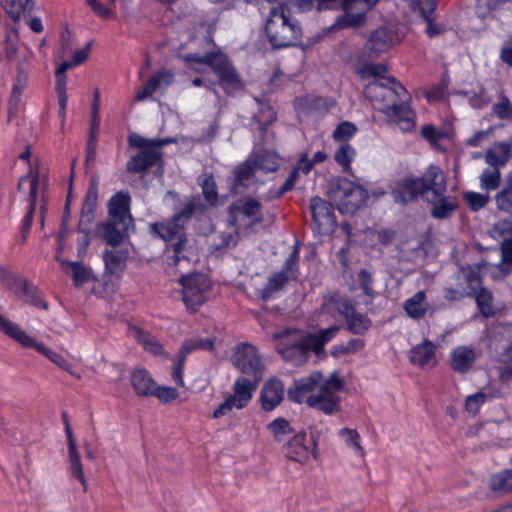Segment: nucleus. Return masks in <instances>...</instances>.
<instances>
[{
  "label": "nucleus",
  "instance_id": "nucleus-1",
  "mask_svg": "<svg viewBox=\"0 0 512 512\" xmlns=\"http://www.w3.org/2000/svg\"><path fill=\"white\" fill-rule=\"evenodd\" d=\"M338 331V326H332L314 334L298 329H287L274 334L273 338L276 351L281 357L294 366H301L308 361L311 351L319 355Z\"/></svg>",
  "mask_w": 512,
  "mask_h": 512
},
{
  "label": "nucleus",
  "instance_id": "nucleus-2",
  "mask_svg": "<svg viewBox=\"0 0 512 512\" xmlns=\"http://www.w3.org/2000/svg\"><path fill=\"white\" fill-rule=\"evenodd\" d=\"M194 210V201L187 200L183 209L178 211L172 219L151 225L152 232L168 243L165 249V261L169 267H182L184 263L188 264L196 256L183 231V226L179 223L189 218Z\"/></svg>",
  "mask_w": 512,
  "mask_h": 512
},
{
  "label": "nucleus",
  "instance_id": "nucleus-3",
  "mask_svg": "<svg viewBox=\"0 0 512 512\" xmlns=\"http://www.w3.org/2000/svg\"><path fill=\"white\" fill-rule=\"evenodd\" d=\"M447 183L444 172L437 165H429L420 177L407 178L398 183L392 191L394 202L406 204L419 196L435 199L445 194Z\"/></svg>",
  "mask_w": 512,
  "mask_h": 512
},
{
  "label": "nucleus",
  "instance_id": "nucleus-4",
  "mask_svg": "<svg viewBox=\"0 0 512 512\" xmlns=\"http://www.w3.org/2000/svg\"><path fill=\"white\" fill-rule=\"evenodd\" d=\"M321 373L312 372L309 376L294 382L288 389V397L296 403H306L309 407L316 408L326 414L336 412V400L328 394L321 396L319 384Z\"/></svg>",
  "mask_w": 512,
  "mask_h": 512
},
{
  "label": "nucleus",
  "instance_id": "nucleus-5",
  "mask_svg": "<svg viewBox=\"0 0 512 512\" xmlns=\"http://www.w3.org/2000/svg\"><path fill=\"white\" fill-rule=\"evenodd\" d=\"M265 31L274 48L294 45L302 34L299 24L291 19L285 5L282 4L271 9Z\"/></svg>",
  "mask_w": 512,
  "mask_h": 512
},
{
  "label": "nucleus",
  "instance_id": "nucleus-6",
  "mask_svg": "<svg viewBox=\"0 0 512 512\" xmlns=\"http://www.w3.org/2000/svg\"><path fill=\"white\" fill-rule=\"evenodd\" d=\"M184 59L196 65L210 67L217 76L219 85L227 94H235L243 89L240 76L224 54L213 53L204 57L198 54H187Z\"/></svg>",
  "mask_w": 512,
  "mask_h": 512
},
{
  "label": "nucleus",
  "instance_id": "nucleus-7",
  "mask_svg": "<svg viewBox=\"0 0 512 512\" xmlns=\"http://www.w3.org/2000/svg\"><path fill=\"white\" fill-rule=\"evenodd\" d=\"M328 193L341 213H353L364 205L368 197L361 185L344 177L331 180Z\"/></svg>",
  "mask_w": 512,
  "mask_h": 512
},
{
  "label": "nucleus",
  "instance_id": "nucleus-8",
  "mask_svg": "<svg viewBox=\"0 0 512 512\" xmlns=\"http://www.w3.org/2000/svg\"><path fill=\"white\" fill-rule=\"evenodd\" d=\"M364 93L375 109L385 113L397 103V100L406 91L394 77H389L383 82L378 80L368 82Z\"/></svg>",
  "mask_w": 512,
  "mask_h": 512
},
{
  "label": "nucleus",
  "instance_id": "nucleus-9",
  "mask_svg": "<svg viewBox=\"0 0 512 512\" xmlns=\"http://www.w3.org/2000/svg\"><path fill=\"white\" fill-rule=\"evenodd\" d=\"M182 287V300L187 309L196 312L208 299L212 287L206 274L193 273L182 276L179 280Z\"/></svg>",
  "mask_w": 512,
  "mask_h": 512
},
{
  "label": "nucleus",
  "instance_id": "nucleus-10",
  "mask_svg": "<svg viewBox=\"0 0 512 512\" xmlns=\"http://www.w3.org/2000/svg\"><path fill=\"white\" fill-rule=\"evenodd\" d=\"M359 0H318L319 10H343L335 22L323 30V34L334 33L343 29L359 28L365 22L354 23L353 19L361 13Z\"/></svg>",
  "mask_w": 512,
  "mask_h": 512
},
{
  "label": "nucleus",
  "instance_id": "nucleus-11",
  "mask_svg": "<svg viewBox=\"0 0 512 512\" xmlns=\"http://www.w3.org/2000/svg\"><path fill=\"white\" fill-rule=\"evenodd\" d=\"M453 280L454 282L445 288L444 297L450 301H460L472 296L482 283L479 268L471 266L460 269Z\"/></svg>",
  "mask_w": 512,
  "mask_h": 512
},
{
  "label": "nucleus",
  "instance_id": "nucleus-12",
  "mask_svg": "<svg viewBox=\"0 0 512 512\" xmlns=\"http://www.w3.org/2000/svg\"><path fill=\"white\" fill-rule=\"evenodd\" d=\"M9 338L16 341L24 348H32L42 355L46 356L51 362L60 367L61 369L67 371L71 375L80 379L81 375L76 374L73 371L72 364L65 359V357L54 350L50 349L46 345L41 342L36 341L33 337L28 335L17 323L8 335Z\"/></svg>",
  "mask_w": 512,
  "mask_h": 512
},
{
  "label": "nucleus",
  "instance_id": "nucleus-13",
  "mask_svg": "<svg viewBox=\"0 0 512 512\" xmlns=\"http://www.w3.org/2000/svg\"><path fill=\"white\" fill-rule=\"evenodd\" d=\"M46 186L45 179H40V170L38 167L33 169L30 168V171L27 175L20 178L18 183V189L21 192H27L29 199V207L28 211L23 218V237H26V233L29 231V228L32 223V218L35 210L36 200L39 194V189L43 191Z\"/></svg>",
  "mask_w": 512,
  "mask_h": 512
},
{
  "label": "nucleus",
  "instance_id": "nucleus-14",
  "mask_svg": "<svg viewBox=\"0 0 512 512\" xmlns=\"http://www.w3.org/2000/svg\"><path fill=\"white\" fill-rule=\"evenodd\" d=\"M349 303L339 297H331L323 304V311L331 313L333 318L345 315L348 318V327L355 334H362L367 331L371 325V321L362 314L349 315Z\"/></svg>",
  "mask_w": 512,
  "mask_h": 512
},
{
  "label": "nucleus",
  "instance_id": "nucleus-15",
  "mask_svg": "<svg viewBox=\"0 0 512 512\" xmlns=\"http://www.w3.org/2000/svg\"><path fill=\"white\" fill-rule=\"evenodd\" d=\"M232 223L237 227V232L247 229L262 221V207L259 201L246 198L239 200L230 209Z\"/></svg>",
  "mask_w": 512,
  "mask_h": 512
},
{
  "label": "nucleus",
  "instance_id": "nucleus-16",
  "mask_svg": "<svg viewBox=\"0 0 512 512\" xmlns=\"http://www.w3.org/2000/svg\"><path fill=\"white\" fill-rule=\"evenodd\" d=\"M232 361L242 376L262 378L261 360L253 345H239L234 351Z\"/></svg>",
  "mask_w": 512,
  "mask_h": 512
},
{
  "label": "nucleus",
  "instance_id": "nucleus-17",
  "mask_svg": "<svg viewBox=\"0 0 512 512\" xmlns=\"http://www.w3.org/2000/svg\"><path fill=\"white\" fill-rule=\"evenodd\" d=\"M316 444L308 439L306 433L300 432L290 439L283 447L284 455L297 463L306 464L315 455Z\"/></svg>",
  "mask_w": 512,
  "mask_h": 512
},
{
  "label": "nucleus",
  "instance_id": "nucleus-18",
  "mask_svg": "<svg viewBox=\"0 0 512 512\" xmlns=\"http://www.w3.org/2000/svg\"><path fill=\"white\" fill-rule=\"evenodd\" d=\"M310 209L315 229L320 234L332 232L335 225V217L332 205L320 197H313Z\"/></svg>",
  "mask_w": 512,
  "mask_h": 512
},
{
  "label": "nucleus",
  "instance_id": "nucleus-19",
  "mask_svg": "<svg viewBox=\"0 0 512 512\" xmlns=\"http://www.w3.org/2000/svg\"><path fill=\"white\" fill-rule=\"evenodd\" d=\"M131 198L127 193L118 192L108 202L109 220L117 224L133 227V218L130 214Z\"/></svg>",
  "mask_w": 512,
  "mask_h": 512
},
{
  "label": "nucleus",
  "instance_id": "nucleus-20",
  "mask_svg": "<svg viewBox=\"0 0 512 512\" xmlns=\"http://www.w3.org/2000/svg\"><path fill=\"white\" fill-rule=\"evenodd\" d=\"M98 201V180L92 179L88 187L81 210L79 221V232H86L89 230L91 224L95 219Z\"/></svg>",
  "mask_w": 512,
  "mask_h": 512
},
{
  "label": "nucleus",
  "instance_id": "nucleus-21",
  "mask_svg": "<svg viewBox=\"0 0 512 512\" xmlns=\"http://www.w3.org/2000/svg\"><path fill=\"white\" fill-rule=\"evenodd\" d=\"M261 378L240 376L233 384V394L229 396L241 407L245 408L253 398Z\"/></svg>",
  "mask_w": 512,
  "mask_h": 512
},
{
  "label": "nucleus",
  "instance_id": "nucleus-22",
  "mask_svg": "<svg viewBox=\"0 0 512 512\" xmlns=\"http://www.w3.org/2000/svg\"><path fill=\"white\" fill-rule=\"evenodd\" d=\"M385 114L401 131L411 132L416 125L415 112L405 103L395 104Z\"/></svg>",
  "mask_w": 512,
  "mask_h": 512
},
{
  "label": "nucleus",
  "instance_id": "nucleus-23",
  "mask_svg": "<svg viewBox=\"0 0 512 512\" xmlns=\"http://www.w3.org/2000/svg\"><path fill=\"white\" fill-rule=\"evenodd\" d=\"M174 81V74L169 70H160L152 75L136 95V101H144L157 91L165 90Z\"/></svg>",
  "mask_w": 512,
  "mask_h": 512
},
{
  "label": "nucleus",
  "instance_id": "nucleus-24",
  "mask_svg": "<svg viewBox=\"0 0 512 512\" xmlns=\"http://www.w3.org/2000/svg\"><path fill=\"white\" fill-rule=\"evenodd\" d=\"M478 357L477 351L466 345L458 346L451 351L450 366L458 373L468 372Z\"/></svg>",
  "mask_w": 512,
  "mask_h": 512
},
{
  "label": "nucleus",
  "instance_id": "nucleus-25",
  "mask_svg": "<svg viewBox=\"0 0 512 512\" xmlns=\"http://www.w3.org/2000/svg\"><path fill=\"white\" fill-rule=\"evenodd\" d=\"M284 391V384L280 380H268L261 390L260 400L262 408L265 411L274 410L283 401Z\"/></svg>",
  "mask_w": 512,
  "mask_h": 512
},
{
  "label": "nucleus",
  "instance_id": "nucleus-26",
  "mask_svg": "<svg viewBox=\"0 0 512 512\" xmlns=\"http://www.w3.org/2000/svg\"><path fill=\"white\" fill-rule=\"evenodd\" d=\"M65 433L68 442V455L70 462V470L73 476L78 479L83 487V491H87V482L84 474V470L82 467V463L80 460V455L76 447V441L74 439L72 430L68 421H65Z\"/></svg>",
  "mask_w": 512,
  "mask_h": 512
},
{
  "label": "nucleus",
  "instance_id": "nucleus-27",
  "mask_svg": "<svg viewBox=\"0 0 512 512\" xmlns=\"http://www.w3.org/2000/svg\"><path fill=\"white\" fill-rule=\"evenodd\" d=\"M254 158L250 156L235 169V178L232 191L235 194L243 192V188L250 187L257 180V170L253 164Z\"/></svg>",
  "mask_w": 512,
  "mask_h": 512
},
{
  "label": "nucleus",
  "instance_id": "nucleus-28",
  "mask_svg": "<svg viewBox=\"0 0 512 512\" xmlns=\"http://www.w3.org/2000/svg\"><path fill=\"white\" fill-rule=\"evenodd\" d=\"M131 226L117 224L113 220H107L97 225L96 232L108 245L118 246L128 234Z\"/></svg>",
  "mask_w": 512,
  "mask_h": 512
},
{
  "label": "nucleus",
  "instance_id": "nucleus-29",
  "mask_svg": "<svg viewBox=\"0 0 512 512\" xmlns=\"http://www.w3.org/2000/svg\"><path fill=\"white\" fill-rule=\"evenodd\" d=\"M401 40L402 36L395 30L385 27L379 28L370 36V49L376 53H382L400 43Z\"/></svg>",
  "mask_w": 512,
  "mask_h": 512
},
{
  "label": "nucleus",
  "instance_id": "nucleus-30",
  "mask_svg": "<svg viewBox=\"0 0 512 512\" xmlns=\"http://www.w3.org/2000/svg\"><path fill=\"white\" fill-rule=\"evenodd\" d=\"M160 159L161 154L158 151L143 150L128 160L127 170L132 173H140L156 165Z\"/></svg>",
  "mask_w": 512,
  "mask_h": 512
},
{
  "label": "nucleus",
  "instance_id": "nucleus-31",
  "mask_svg": "<svg viewBox=\"0 0 512 512\" xmlns=\"http://www.w3.org/2000/svg\"><path fill=\"white\" fill-rule=\"evenodd\" d=\"M511 157V145L507 142H497L487 150L485 161L491 167L500 169L507 164Z\"/></svg>",
  "mask_w": 512,
  "mask_h": 512
},
{
  "label": "nucleus",
  "instance_id": "nucleus-32",
  "mask_svg": "<svg viewBox=\"0 0 512 512\" xmlns=\"http://www.w3.org/2000/svg\"><path fill=\"white\" fill-rule=\"evenodd\" d=\"M29 77V65L19 63L17 69L16 79L12 88L11 97L9 100V113L12 114L17 110L20 102L21 95L27 86Z\"/></svg>",
  "mask_w": 512,
  "mask_h": 512
},
{
  "label": "nucleus",
  "instance_id": "nucleus-33",
  "mask_svg": "<svg viewBox=\"0 0 512 512\" xmlns=\"http://www.w3.org/2000/svg\"><path fill=\"white\" fill-rule=\"evenodd\" d=\"M435 350L432 342L424 341L411 350L410 360L421 367H433L437 363Z\"/></svg>",
  "mask_w": 512,
  "mask_h": 512
},
{
  "label": "nucleus",
  "instance_id": "nucleus-34",
  "mask_svg": "<svg viewBox=\"0 0 512 512\" xmlns=\"http://www.w3.org/2000/svg\"><path fill=\"white\" fill-rule=\"evenodd\" d=\"M14 290L15 294L25 303L44 310L48 308V304L42 299V296L37 288L27 281L21 280L18 282V285Z\"/></svg>",
  "mask_w": 512,
  "mask_h": 512
},
{
  "label": "nucleus",
  "instance_id": "nucleus-35",
  "mask_svg": "<svg viewBox=\"0 0 512 512\" xmlns=\"http://www.w3.org/2000/svg\"><path fill=\"white\" fill-rule=\"evenodd\" d=\"M429 309L424 291H418L404 302V310L412 319L423 318Z\"/></svg>",
  "mask_w": 512,
  "mask_h": 512
},
{
  "label": "nucleus",
  "instance_id": "nucleus-36",
  "mask_svg": "<svg viewBox=\"0 0 512 512\" xmlns=\"http://www.w3.org/2000/svg\"><path fill=\"white\" fill-rule=\"evenodd\" d=\"M131 384L140 396H152L155 392L156 384L145 369H138L132 373Z\"/></svg>",
  "mask_w": 512,
  "mask_h": 512
},
{
  "label": "nucleus",
  "instance_id": "nucleus-37",
  "mask_svg": "<svg viewBox=\"0 0 512 512\" xmlns=\"http://www.w3.org/2000/svg\"><path fill=\"white\" fill-rule=\"evenodd\" d=\"M426 200L433 205L431 214L436 219L448 218L457 207L456 198L451 195L443 194L435 199Z\"/></svg>",
  "mask_w": 512,
  "mask_h": 512
},
{
  "label": "nucleus",
  "instance_id": "nucleus-38",
  "mask_svg": "<svg viewBox=\"0 0 512 512\" xmlns=\"http://www.w3.org/2000/svg\"><path fill=\"white\" fill-rule=\"evenodd\" d=\"M129 334L140 344L142 347L152 353L153 355H161L163 353L162 345L158 340L142 330L137 326H129Z\"/></svg>",
  "mask_w": 512,
  "mask_h": 512
},
{
  "label": "nucleus",
  "instance_id": "nucleus-39",
  "mask_svg": "<svg viewBox=\"0 0 512 512\" xmlns=\"http://www.w3.org/2000/svg\"><path fill=\"white\" fill-rule=\"evenodd\" d=\"M343 387V381L336 372H333L327 379L323 380L321 376L319 390L321 396L328 394L331 398L336 400V412L340 409V398L336 395Z\"/></svg>",
  "mask_w": 512,
  "mask_h": 512
},
{
  "label": "nucleus",
  "instance_id": "nucleus-40",
  "mask_svg": "<svg viewBox=\"0 0 512 512\" xmlns=\"http://www.w3.org/2000/svg\"><path fill=\"white\" fill-rule=\"evenodd\" d=\"M388 68L385 64L382 63H369L365 64L358 70V74L363 80L375 81L378 80L380 82L386 81L389 79L387 76Z\"/></svg>",
  "mask_w": 512,
  "mask_h": 512
},
{
  "label": "nucleus",
  "instance_id": "nucleus-41",
  "mask_svg": "<svg viewBox=\"0 0 512 512\" xmlns=\"http://www.w3.org/2000/svg\"><path fill=\"white\" fill-rule=\"evenodd\" d=\"M1 5L7 15L13 20L18 21L27 11L32 9L31 0H0Z\"/></svg>",
  "mask_w": 512,
  "mask_h": 512
},
{
  "label": "nucleus",
  "instance_id": "nucleus-42",
  "mask_svg": "<svg viewBox=\"0 0 512 512\" xmlns=\"http://www.w3.org/2000/svg\"><path fill=\"white\" fill-rule=\"evenodd\" d=\"M250 158H254L253 164L257 172H273L279 167L278 160L271 152L252 153Z\"/></svg>",
  "mask_w": 512,
  "mask_h": 512
},
{
  "label": "nucleus",
  "instance_id": "nucleus-43",
  "mask_svg": "<svg viewBox=\"0 0 512 512\" xmlns=\"http://www.w3.org/2000/svg\"><path fill=\"white\" fill-rule=\"evenodd\" d=\"M291 279L285 271L274 273L269 279L266 286L261 291V297L264 300L270 299L273 294L281 290L284 285Z\"/></svg>",
  "mask_w": 512,
  "mask_h": 512
},
{
  "label": "nucleus",
  "instance_id": "nucleus-44",
  "mask_svg": "<svg viewBox=\"0 0 512 512\" xmlns=\"http://www.w3.org/2000/svg\"><path fill=\"white\" fill-rule=\"evenodd\" d=\"M473 295H475V300L480 313L485 318L492 317L495 314L492 293L480 286Z\"/></svg>",
  "mask_w": 512,
  "mask_h": 512
},
{
  "label": "nucleus",
  "instance_id": "nucleus-45",
  "mask_svg": "<svg viewBox=\"0 0 512 512\" xmlns=\"http://www.w3.org/2000/svg\"><path fill=\"white\" fill-rule=\"evenodd\" d=\"M127 256L128 254L124 250H106L103 256L106 269L110 273L121 271L124 267Z\"/></svg>",
  "mask_w": 512,
  "mask_h": 512
},
{
  "label": "nucleus",
  "instance_id": "nucleus-46",
  "mask_svg": "<svg viewBox=\"0 0 512 512\" xmlns=\"http://www.w3.org/2000/svg\"><path fill=\"white\" fill-rule=\"evenodd\" d=\"M501 180L502 177L499 168H486L479 177L480 188L487 192L495 191L500 187Z\"/></svg>",
  "mask_w": 512,
  "mask_h": 512
},
{
  "label": "nucleus",
  "instance_id": "nucleus-47",
  "mask_svg": "<svg viewBox=\"0 0 512 512\" xmlns=\"http://www.w3.org/2000/svg\"><path fill=\"white\" fill-rule=\"evenodd\" d=\"M214 341L211 338H192L183 342L179 351L180 357L186 359L187 355L196 350H212Z\"/></svg>",
  "mask_w": 512,
  "mask_h": 512
},
{
  "label": "nucleus",
  "instance_id": "nucleus-48",
  "mask_svg": "<svg viewBox=\"0 0 512 512\" xmlns=\"http://www.w3.org/2000/svg\"><path fill=\"white\" fill-rule=\"evenodd\" d=\"M490 487L498 493L512 491V470L507 469L494 474L490 479Z\"/></svg>",
  "mask_w": 512,
  "mask_h": 512
},
{
  "label": "nucleus",
  "instance_id": "nucleus-49",
  "mask_svg": "<svg viewBox=\"0 0 512 512\" xmlns=\"http://www.w3.org/2000/svg\"><path fill=\"white\" fill-rule=\"evenodd\" d=\"M339 436L347 447L352 449L358 456H364V449L361 446V437L359 433L354 429L343 428L339 430Z\"/></svg>",
  "mask_w": 512,
  "mask_h": 512
},
{
  "label": "nucleus",
  "instance_id": "nucleus-50",
  "mask_svg": "<svg viewBox=\"0 0 512 512\" xmlns=\"http://www.w3.org/2000/svg\"><path fill=\"white\" fill-rule=\"evenodd\" d=\"M267 429L277 442L283 441L287 435L293 433L290 423L282 417H278L270 422L267 425Z\"/></svg>",
  "mask_w": 512,
  "mask_h": 512
},
{
  "label": "nucleus",
  "instance_id": "nucleus-51",
  "mask_svg": "<svg viewBox=\"0 0 512 512\" xmlns=\"http://www.w3.org/2000/svg\"><path fill=\"white\" fill-rule=\"evenodd\" d=\"M501 275L505 276L512 271V239H504L501 243V260L496 265Z\"/></svg>",
  "mask_w": 512,
  "mask_h": 512
},
{
  "label": "nucleus",
  "instance_id": "nucleus-52",
  "mask_svg": "<svg viewBox=\"0 0 512 512\" xmlns=\"http://www.w3.org/2000/svg\"><path fill=\"white\" fill-rule=\"evenodd\" d=\"M355 155L356 150L350 144L344 143L336 150L334 158L344 171H348Z\"/></svg>",
  "mask_w": 512,
  "mask_h": 512
},
{
  "label": "nucleus",
  "instance_id": "nucleus-53",
  "mask_svg": "<svg viewBox=\"0 0 512 512\" xmlns=\"http://www.w3.org/2000/svg\"><path fill=\"white\" fill-rule=\"evenodd\" d=\"M56 260L61 264L70 265L72 269V279L76 286H81L89 280V271L79 262H66L59 256L56 257Z\"/></svg>",
  "mask_w": 512,
  "mask_h": 512
},
{
  "label": "nucleus",
  "instance_id": "nucleus-54",
  "mask_svg": "<svg viewBox=\"0 0 512 512\" xmlns=\"http://www.w3.org/2000/svg\"><path fill=\"white\" fill-rule=\"evenodd\" d=\"M496 209L506 214H512V189H500L494 196Z\"/></svg>",
  "mask_w": 512,
  "mask_h": 512
},
{
  "label": "nucleus",
  "instance_id": "nucleus-55",
  "mask_svg": "<svg viewBox=\"0 0 512 512\" xmlns=\"http://www.w3.org/2000/svg\"><path fill=\"white\" fill-rule=\"evenodd\" d=\"M99 109H100V93L98 90L94 93L92 108H91V131H90V140H89V148H91V142L94 141L96 137L97 130L99 128L100 118H99ZM92 149H90V153Z\"/></svg>",
  "mask_w": 512,
  "mask_h": 512
},
{
  "label": "nucleus",
  "instance_id": "nucleus-56",
  "mask_svg": "<svg viewBox=\"0 0 512 512\" xmlns=\"http://www.w3.org/2000/svg\"><path fill=\"white\" fill-rule=\"evenodd\" d=\"M489 397L490 395L483 391L469 395L465 400L466 411L472 415H476Z\"/></svg>",
  "mask_w": 512,
  "mask_h": 512
},
{
  "label": "nucleus",
  "instance_id": "nucleus-57",
  "mask_svg": "<svg viewBox=\"0 0 512 512\" xmlns=\"http://www.w3.org/2000/svg\"><path fill=\"white\" fill-rule=\"evenodd\" d=\"M407 5L413 10L418 12L422 17H428V14H433L437 6V0H404Z\"/></svg>",
  "mask_w": 512,
  "mask_h": 512
},
{
  "label": "nucleus",
  "instance_id": "nucleus-58",
  "mask_svg": "<svg viewBox=\"0 0 512 512\" xmlns=\"http://www.w3.org/2000/svg\"><path fill=\"white\" fill-rule=\"evenodd\" d=\"M463 198L473 211H478L484 208L489 202V195L468 191L463 194Z\"/></svg>",
  "mask_w": 512,
  "mask_h": 512
},
{
  "label": "nucleus",
  "instance_id": "nucleus-59",
  "mask_svg": "<svg viewBox=\"0 0 512 512\" xmlns=\"http://www.w3.org/2000/svg\"><path fill=\"white\" fill-rule=\"evenodd\" d=\"M326 158H327V155L324 151H317L313 155L312 160L309 161L308 154L303 153L299 158L298 168L301 169V171L304 174H308L312 170V168L315 164L324 162L326 160Z\"/></svg>",
  "mask_w": 512,
  "mask_h": 512
},
{
  "label": "nucleus",
  "instance_id": "nucleus-60",
  "mask_svg": "<svg viewBox=\"0 0 512 512\" xmlns=\"http://www.w3.org/2000/svg\"><path fill=\"white\" fill-rule=\"evenodd\" d=\"M493 238L512 239V221L503 219L495 223L491 229Z\"/></svg>",
  "mask_w": 512,
  "mask_h": 512
},
{
  "label": "nucleus",
  "instance_id": "nucleus-61",
  "mask_svg": "<svg viewBox=\"0 0 512 512\" xmlns=\"http://www.w3.org/2000/svg\"><path fill=\"white\" fill-rule=\"evenodd\" d=\"M421 134L431 145L440 148L438 143L441 139L447 137V133L443 130H437L433 125H425L421 129Z\"/></svg>",
  "mask_w": 512,
  "mask_h": 512
},
{
  "label": "nucleus",
  "instance_id": "nucleus-62",
  "mask_svg": "<svg viewBox=\"0 0 512 512\" xmlns=\"http://www.w3.org/2000/svg\"><path fill=\"white\" fill-rule=\"evenodd\" d=\"M357 128L351 122H342L340 123L333 132V138L336 141H347L354 136Z\"/></svg>",
  "mask_w": 512,
  "mask_h": 512
},
{
  "label": "nucleus",
  "instance_id": "nucleus-63",
  "mask_svg": "<svg viewBox=\"0 0 512 512\" xmlns=\"http://www.w3.org/2000/svg\"><path fill=\"white\" fill-rule=\"evenodd\" d=\"M202 192L204 198L210 205H215L217 202V191H216V183L212 176H206L202 183Z\"/></svg>",
  "mask_w": 512,
  "mask_h": 512
},
{
  "label": "nucleus",
  "instance_id": "nucleus-64",
  "mask_svg": "<svg viewBox=\"0 0 512 512\" xmlns=\"http://www.w3.org/2000/svg\"><path fill=\"white\" fill-rule=\"evenodd\" d=\"M128 141L130 146L144 150H148L147 148L152 146H162L166 143V141L161 140H149L138 134H131Z\"/></svg>",
  "mask_w": 512,
  "mask_h": 512
}]
</instances>
